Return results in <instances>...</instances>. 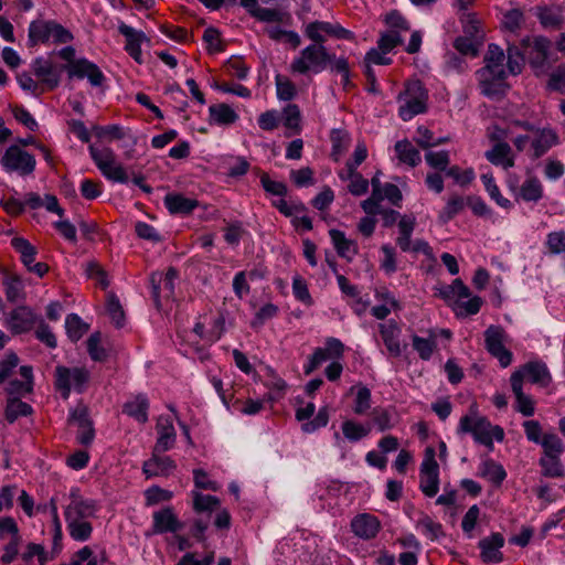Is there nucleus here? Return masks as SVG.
<instances>
[{"label":"nucleus","mask_w":565,"mask_h":565,"mask_svg":"<svg viewBox=\"0 0 565 565\" xmlns=\"http://www.w3.org/2000/svg\"><path fill=\"white\" fill-rule=\"evenodd\" d=\"M457 431L470 434L476 443L489 448H492L493 440L500 443L504 439L503 429L492 425L487 417L482 416L477 404H471L469 412L460 418Z\"/></svg>","instance_id":"1"},{"label":"nucleus","mask_w":565,"mask_h":565,"mask_svg":"<svg viewBox=\"0 0 565 565\" xmlns=\"http://www.w3.org/2000/svg\"><path fill=\"white\" fill-rule=\"evenodd\" d=\"M439 296L451 307L455 315L466 318L477 315L483 300L479 296H471L470 289L461 279H455L450 285L439 289Z\"/></svg>","instance_id":"2"},{"label":"nucleus","mask_w":565,"mask_h":565,"mask_svg":"<svg viewBox=\"0 0 565 565\" xmlns=\"http://www.w3.org/2000/svg\"><path fill=\"white\" fill-rule=\"evenodd\" d=\"M339 57L330 53L326 45L309 44L300 51L299 56L295 57L290 64V71L295 74L306 75L309 73L318 74L329 68Z\"/></svg>","instance_id":"3"},{"label":"nucleus","mask_w":565,"mask_h":565,"mask_svg":"<svg viewBox=\"0 0 565 565\" xmlns=\"http://www.w3.org/2000/svg\"><path fill=\"white\" fill-rule=\"evenodd\" d=\"M397 99L404 100L398 109V115L404 121L411 120L419 114H424L427 109L428 94L419 81L411 82L406 85Z\"/></svg>","instance_id":"4"},{"label":"nucleus","mask_w":565,"mask_h":565,"mask_svg":"<svg viewBox=\"0 0 565 565\" xmlns=\"http://www.w3.org/2000/svg\"><path fill=\"white\" fill-rule=\"evenodd\" d=\"M90 374L85 367H55V387L64 399L70 397L73 391L83 393L86 390Z\"/></svg>","instance_id":"5"},{"label":"nucleus","mask_w":565,"mask_h":565,"mask_svg":"<svg viewBox=\"0 0 565 565\" xmlns=\"http://www.w3.org/2000/svg\"><path fill=\"white\" fill-rule=\"evenodd\" d=\"M3 209L9 212H23L24 210H40L45 209L47 212H63L58 205L57 198L52 194H44L41 196L35 192L25 193L23 198H12L3 205Z\"/></svg>","instance_id":"6"},{"label":"nucleus","mask_w":565,"mask_h":565,"mask_svg":"<svg viewBox=\"0 0 565 565\" xmlns=\"http://www.w3.org/2000/svg\"><path fill=\"white\" fill-rule=\"evenodd\" d=\"M303 33L309 40L312 41L311 44L324 45L327 35L349 41L354 40V33L348 29H344L341 24L319 20L308 23L305 26Z\"/></svg>","instance_id":"7"},{"label":"nucleus","mask_w":565,"mask_h":565,"mask_svg":"<svg viewBox=\"0 0 565 565\" xmlns=\"http://www.w3.org/2000/svg\"><path fill=\"white\" fill-rule=\"evenodd\" d=\"M1 164L8 172H17L19 175H29L35 169L33 154L22 150L19 146H10L1 158Z\"/></svg>","instance_id":"8"},{"label":"nucleus","mask_w":565,"mask_h":565,"mask_svg":"<svg viewBox=\"0 0 565 565\" xmlns=\"http://www.w3.org/2000/svg\"><path fill=\"white\" fill-rule=\"evenodd\" d=\"M89 153L98 169L107 179L119 183L128 182L129 178L126 170L121 164L115 162L114 153L110 149L98 150L90 146Z\"/></svg>","instance_id":"9"},{"label":"nucleus","mask_w":565,"mask_h":565,"mask_svg":"<svg viewBox=\"0 0 565 565\" xmlns=\"http://www.w3.org/2000/svg\"><path fill=\"white\" fill-rule=\"evenodd\" d=\"M419 476V488L423 493L429 498L435 497L439 490V467L433 448L426 449Z\"/></svg>","instance_id":"10"},{"label":"nucleus","mask_w":565,"mask_h":565,"mask_svg":"<svg viewBox=\"0 0 565 565\" xmlns=\"http://www.w3.org/2000/svg\"><path fill=\"white\" fill-rule=\"evenodd\" d=\"M505 332L499 326H490L484 331V344L487 351L498 360L502 367L512 363V352L504 347Z\"/></svg>","instance_id":"11"},{"label":"nucleus","mask_w":565,"mask_h":565,"mask_svg":"<svg viewBox=\"0 0 565 565\" xmlns=\"http://www.w3.org/2000/svg\"><path fill=\"white\" fill-rule=\"evenodd\" d=\"M63 68L66 70L70 78H87L89 84L95 87L102 86L106 79L98 65L84 57L64 65Z\"/></svg>","instance_id":"12"},{"label":"nucleus","mask_w":565,"mask_h":565,"mask_svg":"<svg viewBox=\"0 0 565 565\" xmlns=\"http://www.w3.org/2000/svg\"><path fill=\"white\" fill-rule=\"evenodd\" d=\"M315 412L316 405L311 402L296 409V419L298 422H305L301 425V430L306 434H312L316 430L326 427L329 423V411L327 406L321 407L313 419L309 420L313 416Z\"/></svg>","instance_id":"13"},{"label":"nucleus","mask_w":565,"mask_h":565,"mask_svg":"<svg viewBox=\"0 0 565 565\" xmlns=\"http://www.w3.org/2000/svg\"><path fill=\"white\" fill-rule=\"evenodd\" d=\"M96 511L97 507L94 500L83 498L77 488L71 489L70 502L64 511L65 519L86 520L94 516Z\"/></svg>","instance_id":"14"},{"label":"nucleus","mask_w":565,"mask_h":565,"mask_svg":"<svg viewBox=\"0 0 565 565\" xmlns=\"http://www.w3.org/2000/svg\"><path fill=\"white\" fill-rule=\"evenodd\" d=\"M39 318L31 308L22 306L8 315L6 326L14 334L25 333L35 327Z\"/></svg>","instance_id":"15"},{"label":"nucleus","mask_w":565,"mask_h":565,"mask_svg":"<svg viewBox=\"0 0 565 565\" xmlns=\"http://www.w3.org/2000/svg\"><path fill=\"white\" fill-rule=\"evenodd\" d=\"M350 527L356 537L370 541L377 536L382 524L377 516L370 513H360L351 520Z\"/></svg>","instance_id":"16"},{"label":"nucleus","mask_w":565,"mask_h":565,"mask_svg":"<svg viewBox=\"0 0 565 565\" xmlns=\"http://www.w3.org/2000/svg\"><path fill=\"white\" fill-rule=\"evenodd\" d=\"M177 278L178 271L173 267H170L166 274L153 273L151 275L152 297L157 307L160 306L161 292H163V296L167 298L174 295Z\"/></svg>","instance_id":"17"},{"label":"nucleus","mask_w":565,"mask_h":565,"mask_svg":"<svg viewBox=\"0 0 565 565\" xmlns=\"http://www.w3.org/2000/svg\"><path fill=\"white\" fill-rule=\"evenodd\" d=\"M483 61L486 65L478 71V74H494L498 78H507L508 72L504 68L505 54L499 45L494 43L489 44Z\"/></svg>","instance_id":"18"},{"label":"nucleus","mask_w":565,"mask_h":565,"mask_svg":"<svg viewBox=\"0 0 565 565\" xmlns=\"http://www.w3.org/2000/svg\"><path fill=\"white\" fill-rule=\"evenodd\" d=\"M522 46L525 50L531 66L534 68H543L551 46L550 40L544 36H539L531 43L530 39H524Z\"/></svg>","instance_id":"19"},{"label":"nucleus","mask_w":565,"mask_h":565,"mask_svg":"<svg viewBox=\"0 0 565 565\" xmlns=\"http://www.w3.org/2000/svg\"><path fill=\"white\" fill-rule=\"evenodd\" d=\"M21 380L14 376L9 380L4 386V392L9 397L21 398L33 390V369L29 365H23L19 369Z\"/></svg>","instance_id":"20"},{"label":"nucleus","mask_w":565,"mask_h":565,"mask_svg":"<svg viewBox=\"0 0 565 565\" xmlns=\"http://www.w3.org/2000/svg\"><path fill=\"white\" fill-rule=\"evenodd\" d=\"M514 373L521 374V384H523V380L525 377L533 384H536L541 387H546L552 382L551 373L547 369V365L542 361H530L525 363L520 370Z\"/></svg>","instance_id":"21"},{"label":"nucleus","mask_w":565,"mask_h":565,"mask_svg":"<svg viewBox=\"0 0 565 565\" xmlns=\"http://www.w3.org/2000/svg\"><path fill=\"white\" fill-rule=\"evenodd\" d=\"M504 545V539L500 533H493L488 537L480 540V557L487 564H499L503 559L501 548Z\"/></svg>","instance_id":"22"},{"label":"nucleus","mask_w":565,"mask_h":565,"mask_svg":"<svg viewBox=\"0 0 565 565\" xmlns=\"http://www.w3.org/2000/svg\"><path fill=\"white\" fill-rule=\"evenodd\" d=\"M161 454L153 448L151 458L143 462L142 471L147 479L159 476L167 477L175 469V462L168 456H160Z\"/></svg>","instance_id":"23"},{"label":"nucleus","mask_w":565,"mask_h":565,"mask_svg":"<svg viewBox=\"0 0 565 565\" xmlns=\"http://www.w3.org/2000/svg\"><path fill=\"white\" fill-rule=\"evenodd\" d=\"M156 429L158 434V438L153 447L156 448V451L166 452L170 450L174 446L177 439L172 418L169 416H159Z\"/></svg>","instance_id":"24"},{"label":"nucleus","mask_w":565,"mask_h":565,"mask_svg":"<svg viewBox=\"0 0 565 565\" xmlns=\"http://www.w3.org/2000/svg\"><path fill=\"white\" fill-rule=\"evenodd\" d=\"M510 382L512 392L515 396V409L526 417L534 415L535 402L531 395H527L523 392V384H521V374L512 373Z\"/></svg>","instance_id":"25"},{"label":"nucleus","mask_w":565,"mask_h":565,"mask_svg":"<svg viewBox=\"0 0 565 565\" xmlns=\"http://www.w3.org/2000/svg\"><path fill=\"white\" fill-rule=\"evenodd\" d=\"M153 532L157 534L175 533L182 529V523L178 519L171 507L156 511L152 515Z\"/></svg>","instance_id":"26"},{"label":"nucleus","mask_w":565,"mask_h":565,"mask_svg":"<svg viewBox=\"0 0 565 565\" xmlns=\"http://www.w3.org/2000/svg\"><path fill=\"white\" fill-rule=\"evenodd\" d=\"M118 31L126 38V52L137 62L141 63V43L147 41V36L142 31H137L126 23H120Z\"/></svg>","instance_id":"27"},{"label":"nucleus","mask_w":565,"mask_h":565,"mask_svg":"<svg viewBox=\"0 0 565 565\" xmlns=\"http://www.w3.org/2000/svg\"><path fill=\"white\" fill-rule=\"evenodd\" d=\"M380 334L382 340L393 356H399L402 353L401 342H399V328L394 320H388L379 326Z\"/></svg>","instance_id":"28"},{"label":"nucleus","mask_w":565,"mask_h":565,"mask_svg":"<svg viewBox=\"0 0 565 565\" xmlns=\"http://www.w3.org/2000/svg\"><path fill=\"white\" fill-rule=\"evenodd\" d=\"M536 136L531 141L533 157L540 158L558 143V136L552 128L535 129Z\"/></svg>","instance_id":"29"},{"label":"nucleus","mask_w":565,"mask_h":565,"mask_svg":"<svg viewBox=\"0 0 565 565\" xmlns=\"http://www.w3.org/2000/svg\"><path fill=\"white\" fill-rule=\"evenodd\" d=\"M512 148L507 142H498L490 150L486 151L484 157L487 160L494 164L500 166L508 170L514 166V160L511 157Z\"/></svg>","instance_id":"30"},{"label":"nucleus","mask_w":565,"mask_h":565,"mask_svg":"<svg viewBox=\"0 0 565 565\" xmlns=\"http://www.w3.org/2000/svg\"><path fill=\"white\" fill-rule=\"evenodd\" d=\"M447 212H461L470 210L471 212H484L486 204L479 198L475 195H452L447 203Z\"/></svg>","instance_id":"31"},{"label":"nucleus","mask_w":565,"mask_h":565,"mask_svg":"<svg viewBox=\"0 0 565 565\" xmlns=\"http://www.w3.org/2000/svg\"><path fill=\"white\" fill-rule=\"evenodd\" d=\"M32 70L34 74L43 81L51 89H54L60 84V76L54 71L53 65L43 57H36L32 62Z\"/></svg>","instance_id":"32"},{"label":"nucleus","mask_w":565,"mask_h":565,"mask_svg":"<svg viewBox=\"0 0 565 565\" xmlns=\"http://www.w3.org/2000/svg\"><path fill=\"white\" fill-rule=\"evenodd\" d=\"M415 224L416 218L414 214H399V218L397 220L398 236L396 243L403 252H408L411 248V236Z\"/></svg>","instance_id":"33"},{"label":"nucleus","mask_w":565,"mask_h":565,"mask_svg":"<svg viewBox=\"0 0 565 565\" xmlns=\"http://www.w3.org/2000/svg\"><path fill=\"white\" fill-rule=\"evenodd\" d=\"M481 93L490 98H495L504 95L508 89L505 78H498L494 74H478Z\"/></svg>","instance_id":"34"},{"label":"nucleus","mask_w":565,"mask_h":565,"mask_svg":"<svg viewBox=\"0 0 565 565\" xmlns=\"http://www.w3.org/2000/svg\"><path fill=\"white\" fill-rule=\"evenodd\" d=\"M51 20H34L29 25L28 44L35 46L51 40Z\"/></svg>","instance_id":"35"},{"label":"nucleus","mask_w":565,"mask_h":565,"mask_svg":"<svg viewBox=\"0 0 565 565\" xmlns=\"http://www.w3.org/2000/svg\"><path fill=\"white\" fill-rule=\"evenodd\" d=\"M330 237L339 256L351 260L358 253L356 245L353 241L348 239L339 230H331Z\"/></svg>","instance_id":"36"},{"label":"nucleus","mask_w":565,"mask_h":565,"mask_svg":"<svg viewBox=\"0 0 565 565\" xmlns=\"http://www.w3.org/2000/svg\"><path fill=\"white\" fill-rule=\"evenodd\" d=\"M149 403L145 395H138L124 405V413L143 424L148 420Z\"/></svg>","instance_id":"37"},{"label":"nucleus","mask_w":565,"mask_h":565,"mask_svg":"<svg viewBox=\"0 0 565 565\" xmlns=\"http://www.w3.org/2000/svg\"><path fill=\"white\" fill-rule=\"evenodd\" d=\"M211 121L221 126H228L238 119L236 111L227 104H215L209 108Z\"/></svg>","instance_id":"38"},{"label":"nucleus","mask_w":565,"mask_h":565,"mask_svg":"<svg viewBox=\"0 0 565 565\" xmlns=\"http://www.w3.org/2000/svg\"><path fill=\"white\" fill-rule=\"evenodd\" d=\"M260 183L266 192L279 196V201L275 204L279 212H290L287 209V203L284 200V196L287 193V186L285 183L280 181H275L269 178L268 174L264 173L260 177Z\"/></svg>","instance_id":"39"},{"label":"nucleus","mask_w":565,"mask_h":565,"mask_svg":"<svg viewBox=\"0 0 565 565\" xmlns=\"http://www.w3.org/2000/svg\"><path fill=\"white\" fill-rule=\"evenodd\" d=\"M166 207L169 212H192L201 207L198 200L182 194H168L164 198Z\"/></svg>","instance_id":"40"},{"label":"nucleus","mask_w":565,"mask_h":565,"mask_svg":"<svg viewBox=\"0 0 565 565\" xmlns=\"http://www.w3.org/2000/svg\"><path fill=\"white\" fill-rule=\"evenodd\" d=\"M395 151L398 160L411 167H416L422 161L419 151L407 139L397 141Z\"/></svg>","instance_id":"41"},{"label":"nucleus","mask_w":565,"mask_h":565,"mask_svg":"<svg viewBox=\"0 0 565 565\" xmlns=\"http://www.w3.org/2000/svg\"><path fill=\"white\" fill-rule=\"evenodd\" d=\"M478 473L480 477L486 478L495 484H500L507 477L502 465L497 463L491 459H486L479 465Z\"/></svg>","instance_id":"42"},{"label":"nucleus","mask_w":565,"mask_h":565,"mask_svg":"<svg viewBox=\"0 0 565 565\" xmlns=\"http://www.w3.org/2000/svg\"><path fill=\"white\" fill-rule=\"evenodd\" d=\"M192 507L196 513L212 512L220 508L218 498L211 494H203L200 491L192 490Z\"/></svg>","instance_id":"43"},{"label":"nucleus","mask_w":565,"mask_h":565,"mask_svg":"<svg viewBox=\"0 0 565 565\" xmlns=\"http://www.w3.org/2000/svg\"><path fill=\"white\" fill-rule=\"evenodd\" d=\"M71 537L78 542L87 541L92 535V524L86 520L65 519Z\"/></svg>","instance_id":"44"},{"label":"nucleus","mask_w":565,"mask_h":565,"mask_svg":"<svg viewBox=\"0 0 565 565\" xmlns=\"http://www.w3.org/2000/svg\"><path fill=\"white\" fill-rule=\"evenodd\" d=\"M536 15L544 28L557 30L563 25L564 19L559 9L540 7Z\"/></svg>","instance_id":"45"},{"label":"nucleus","mask_w":565,"mask_h":565,"mask_svg":"<svg viewBox=\"0 0 565 565\" xmlns=\"http://www.w3.org/2000/svg\"><path fill=\"white\" fill-rule=\"evenodd\" d=\"M339 177L342 180H350L348 185L349 192L355 196L363 195L367 192L370 182L367 179L363 178L361 173L358 171L351 172H340Z\"/></svg>","instance_id":"46"},{"label":"nucleus","mask_w":565,"mask_h":565,"mask_svg":"<svg viewBox=\"0 0 565 565\" xmlns=\"http://www.w3.org/2000/svg\"><path fill=\"white\" fill-rule=\"evenodd\" d=\"M65 329L68 339L76 342L88 331V324L78 315L70 313L65 318Z\"/></svg>","instance_id":"47"},{"label":"nucleus","mask_w":565,"mask_h":565,"mask_svg":"<svg viewBox=\"0 0 565 565\" xmlns=\"http://www.w3.org/2000/svg\"><path fill=\"white\" fill-rule=\"evenodd\" d=\"M12 247L20 254L21 262L25 267H30L35 262L36 248L23 237H14L11 241Z\"/></svg>","instance_id":"48"},{"label":"nucleus","mask_w":565,"mask_h":565,"mask_svg":"<svg viewBox=\"0 0 565 565\" xmlns=\"http://www.w3.org/2000/svg\"><path fill=\"white\" fill-rule=\"evenodd\" d=\"M32 407L17 397H9L6 406V419L9 423L15 422L20 416L31 414Z\"/></svg>","instance_id":"49"},{"label":"nucleus","mask_w":565,"mask_h":565,"mask_svg":"<svg viewBox=\"0 0 565 565\" xmlns=\"http://www.w3.org/2000/svg\"><path fill=\"white\" fill-rule=\"evenodd\" d=\"M355 393L353 411L358 415L365 414L371 408V391L364 385H355L350 388Z\"/></svg>","instance_id":"50"},{"label":"nucleus","mask_w":565,"mask_h":565,"mask_svg":"<svg viewBox=\"0 0 565 565\" xmlns=\"http://www.w3.org/2000/svg\"><path fill=\"white\" fill-rule=\"evenodd\" d=\"M544 456H562L565 452V445L559 436L553 431L545 433L540 444Z\"/></svg>","instance_id":"51"},{"label":"nucleus","mask_w":565,"mask_h":565,"mask_svg":"<svg viewBox=\"0 0 565 565\" xmlns=\"http://www.w3.org/2000/svg\"><path fill=\"white\" fill-rule=\"evenodd\" d=\"M561 456H543L540 458L542 475L547 478L564 477V468L559 459Z\"/></svg>","instance_id":"52"},{"label":"nucleus","mask_w":565,"mask_h":565,"mask_svg":"<svg viewBox=\"0 0 565 565\" xmlns=\"http://www.w3.org/2000/svg\"><path fill=\"white\" fill-rule=\"evenodd\" d=\"M341 428L344 438L353 443L361 440L370 433V427L351 419L344 420Z\"/></svg>","instance_id":"53"},{"label":"nucleus","mask_w":565,"mask_h":565,"mask_svg":"<svg viewBox=\"0 0 565 565\" xmlns=\"http://www.w3.org/2000/svg\"><path fill=\"white\" fill-rule=\"evenodd\" d=\"M372 193L371 196L362 201L361 207L364 212H373L374 209L379 207L382 202L381 191L384 188V183L381 182L379 174H375L371 179Z\"/></svg>","instance_id":"54"},{"label":"nucleus","mask_w":565,"mask_h":565,"mask_svg":"<svg viewBox=\"0 0 565 565\" xmlns=\"http://www.w3.org/2000/svg\"><path fill=\"white\" fill-rule=\"evenodd\" d=\"M525 51L522 52L516 45H509L507 49V66L509 73L518 75L522 72L524 65Z\"/></svg>","instance_id":"55"},{"label":"nucleus","mask_w":565,"mask_h":565,"mask_svg":"<svg viewBox=\"0 0 565 565\" xmlns=\"http://www.w3.org/2000/svg\"><path fill=\"white\" fill-rule=\"evenodd\" d=\"M330 140L332 143L331 156L334 158L335 161H338L341 154L347 150L349 146V135L344 130L333 129L330 135Z\"/></svg>","instance_id":"56"},{"label":"nucleus","mask_w":565,"mask_h":565,"mask_svg":"<svg viewBox=\"0 0 565 565\" xmlns=\"http://www.w3.org/2000/svg\"><path fill=\"white\" fill-rule=\"evenodd\" d=\"M416 526L422 531V533L425 536H427L431 541L437 540L444 535L443 525L434 521L428 515H425L422 519H419Z\"/></svg>","instance_id":"57"},{"label":"nucleus","mask_w":565,"mask_h":565,"mask_svg":"<svg viewBox=\"0 0 565 565\" xmlns=\"http://www.w3.org/2000/svg\"><path fill=\"white\" fill-rule=\"evenodd\" d=\"M278 311L279 309L276 305L271 302L265 303L255 313L250 322V327L254 329L263 327L268 320L275 318L278 315Z\"/></svg>","instance_id":"58"},{"label":"nucleus","mask_w":565,"mask_h":565,"mask_svg":"<svg viewBox=\"0 0 565 565\" xmlns=\"http://www.w3.org/2000/svg\"><path fill=\"white\" fill-rule=\"evenodd\" d=\"M520 198L524 201H537L542 196V185L536 178L524 181L520 189Z\"/></svg>","instance_id":"59"},{"label":"nucleus","mask_w":565,"mask_h":565,"mask_svg":"<svg viewBox=\"0 0 565 565\" xmlns=\"http://www.w3.org/2000/svg\"><path fill=\"white\" fill-rule=\"evenodd\" d=\"M33 557L38 558L40 565H45L50 559L53 558V556L49 555L43 545L29 543L22 554V559L29 563Z\"/></svg>","instance_id":"60"},{"label":"nucleus","mask_w":565,"mask_h":565,"mask_svg":"<svg viewBox=\"0 0 565 565\" xmlns=\"http://www.w3.org/2000/svg\"><path fill=\"white\" fill-rule=\"evenodd\" d=\"M35 337L39 341L44 343L50 349H55L57 347V341L52 332L50 326L43 320L42 317L39 318V321L35 324Z\"/></svg>","instance_id":"61"},{"label":"nucleus","mask_w":565,"mask_h":565,"mask_svg":"<svg viewBox=\"0 0 565 565\" xmlns=\"http://www.w3.org/2000/svg\"><path fill=\"white\" fill-rule=\"evenodd\" d=\"M19 364V358L14 353H10L7 358L0 361V384L7 383L15 373Z\"/></svg>","instance_id":"62"},{"label":"nucleus","mask_w":565,"mask_h":565,"mask_svg":"<svg viewBox=\"0 0 565 565\" xmlns=\"http://www.w3.org/2000/svg\"><path fill=\"white\" fill-rule=\"evenodd\" d=\"M3 285L6 288V296L9 301L14 302L21 298L24 286L19 277L7 276L3 280Z\"/></svg>","instance_id":"63"},{"label":"nucleus","mask_w":565,"mask_h":565,"mask_svg":"<svg viewBox=\"0 0 565 565\" xmlns=\"http://www.w3.org/2000/svg\"><path fill=\"white\" fill-rule=\"evenodd\" d=\"M275 82L277 88V97L280 100H291L295 97L296 87L289 78L278 74L275 77Z\"/></svg>","instance_id":"64"}]
</instances>
